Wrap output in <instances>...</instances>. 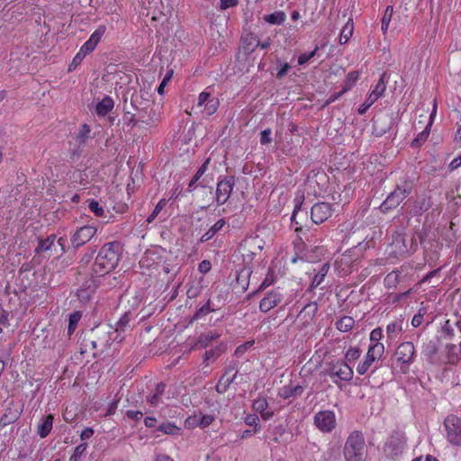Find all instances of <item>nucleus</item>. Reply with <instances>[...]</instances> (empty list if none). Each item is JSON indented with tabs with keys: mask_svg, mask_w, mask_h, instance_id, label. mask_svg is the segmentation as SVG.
Instances as JSON below:
<instances>
[{
	"mask_svg": "<svg viewBox=\"0 0 461 461\" xmlns=\"http://www.w3.org/2000/svg\"><path fill=\"white\" fill-rule=\"evenodd\" d=\"M215 420V417L211 414L194 415L186 420L188 426L200 427L202 429L209 427Z\"/></svg>",
	"mask_w": 461,
	"mask_h": 461,
	"instance_id": "17",
	"label": "nucleus"
},
{
	"mask_svg": "<svg viewBox=\"0 0 461 461\" xmlns=\"http://www.w3.org/2000/svg\"><path fill=\"white\" fill-rule=\"evenodd\" d=\"M234 178L232 176L224 177L219 180L216 187V203L218 205L224 204L233 190Z\"/></svg>",
	"mask_w": 461,
	"mask_h": 461,
	"instance_id": "13",
	"label": "nucleus"
},
{
	"mask_svg": "<svg viewBox=\"0 0 461 461\" xmlns=\"http://www.w3.org/2000/svg\"><path fill=\"white\" fill-rule=\"evenodd\" d=\"M289 69H290V66H289V64H288V63H285V64L282 66V68L278 70V72H277V74H276V77H277V78H282V77H284L287 74V72H288V70H289Z\"/></svg>",
	"mask_w": 461,
	"mask_h": 461,
	"instance_id": "64",
	"label": "nucleus"
},
{
	"mask_svg": "<svg viewBox=\"0 0 461 461\" xmlns=\"http://www.w3.org/2000/svg\"><path fill=\"white\" fill-rule=\"evenodd\" d=\"M393 14V8L392 5H388L384 11V14L381 20V29L384 34L388 31L390 22Z\"/></svg>",
	"mask_w": 461,
	"mask_h": 461,
	"instance_id": "34",
	"label": "nucleus"
},
{
	"mask_svg": "<svg viewBox=\"0 0 461 461\" xmlns=\"http://www.w3.org/2000/svg\"><path fill=\"white\" fill-rule=\"evenodd\" d=\"M245 423L248 426L254 427L253 432L258 433L260 429L259 419L256 414H249L245 418Z\"/></svg>",
	"mask_w": 461,
	"mask_h": 461,
	"instance_id": "40",
	"label": "nucleus"
},
{
	"mask_svg": "<svg viewBox=\"0 0 461 461\" xmlns=\"http://www.w3.org/2000/svg\"><path fill=\"white\" fill-rule=\"evenodd\" d=\"M173 76V70L170 69L167 72L166 76L164 77L162 82L159 84L157 91L158 93L162 95L164 94L165 86L167 85V83L171 80Z\"/></svg>",
	"mask_w": 461,
	"mask_h": 461,
	"instance_id": "49",
	"label": "nucleus"
},
{
	"mask_svg": "<svg viewBox=\"0 0 461 461\" xmlns=\"http://www.w3.org/2000/svg\"><path fill=\"white\" fill-rule=\"evenodd\" d=\"M314 424L322 432H330L336 427V416L332 411H321L314 415Z\"/></svg>",
	"mask_w": 461,
	"mask_h": 461,
	"instance_id": "12",
	"label": "nucleus"
},
{
	"mask_svg": "<svg viewBox=\"0 0 461 461\" xmlns=\"http://www.w3.org/2000/svg\"><path fill=\"white\" fill-rule=\"evenodd\" d=\"M426 311L424 308H420L417 314H415L411 320V325L413 327H419L422 321H423V317H424V314H425Z\"/></svg>",
	"mask_w": 461,
	"mask_h": 461,
	"instance_id": "50",
	"label": "nucleus"
},
{
	"mask_svg": "<svg viewBox=\"0 0 461 461\" xmlns=\"http://www.w3.org/2000/svg\"><path fill=\"white\" fill-rule=\"evenodd\" d=\"M97 45L95 44V42L90 41L87 40L80 48L79 51L83 53L85 56L91 53Z\"/></svg>",
	"mask_w": 461,
	"mask_h": 461,
	"instance_id": "51",
	"label": "nucleus"
},
{
	"mask_svg": "<svg viewBox=\"0 0 461 461\" xmlns=\"http://www.w3.org/2000/svg\"><path fill=\"white\" fill-rule=\"evenodd\" d=\"M354 32V23L352 19H348L341 29L339 35V43L346 44L348 40L352 37Z\"/></svg>",
	"mask_w": 461,
	"mask_h": 461,
	"instance_id": "28",
	"label": "nucleus"
},
{
	"mask_svg": "<svg viewBox=\"0 0 461 461\" xmlns=\"http://www.w3.org/2000/svg\"><path fill=\"white\" fill-rule=\"evenodd\" d=\"M267 406L268 403L266 398H258L252 403L253 409L260 413L266 411L267 409Z\"/></svg>",
	"mask_w": 461,
	"mask_h": 461,
	"instance_id": "44",
	"label": "nucleus"
},
{
	"mask_svg": "<svg viewBox=\"0 0 461 461\" xmlns=\"http://www.w3.org/2000/svg\"><path fill=\"white\" fill-rule=\"evenodd\" d=\"M165 389H166V385L162 383L160 384H158L156 388H155V392L149 396L148 398V402L151 404V405H158L160 402V398L162 396V394L164 393L165 392Z\"/></svg>",
	"mask_w": 461,
	"mask_h": 461,
	"instance_id": "33",
	"label": "nucleus"
},
{
	"mask_svg": "<svg viewBox=\"0 0 461 461\" xmlns=\"http://www.w3.org/2000/svg\"><path fill=\"white\" fill-rule=\"evenodd\" d=\"M211 268L212 265L209 260H203L198 266V270L202 274H207L211 270Z\"/></svg>",
	"mask_w": 461,
	"mask_h": 461,
	"instance_id": "58",
	"label": "nucleus"
},
{
	"mask_svg": "<svg viewBox=\"0 0 461 461\" xmlns=\"http://www.w3.org/2000/svg\"><path fill=\"white\" fill-rule=\"evenodd\" d=\"M127 416L132 420H139L142 418L143 414L139 411L129 410L127 411Z\"/></svg>",
	"mask_w": 461,
	"mask_h": 461,
	"instance_id": "61",
	"label": "nucleus"
},
{
	"mask_svg": "<svg viewBox=\"0 0 461 461\" xmlns=\"http://www.w3.org/2000/svg\"><path fill=\"white\" fill-rule=\"evenodd\" d=\"M384 77L385 73L382 75L374 90L369 94L365 102L358 107L357 113L359 114H364L371 107V105L384 95L386 89Z\"/></svg>",
	"mask_w": 461,
	"mask_h": 461,
	"instance_id": "11",
	"label": "nucleus"
},
{
	"mask_svg": "<svg viewBox=\"0 0 461 461\" xmlns=\"http://www.w3.org/2000/svg\"><path fill=\"white\" fill-rule=\"evenodd\" d=\"M88 208L90 212H92L97 217H102L104 213L103 207L97 201L90 200L88 202Z\"/></svg>",
	"mask_w": 461,
	"mask_h": 461,
	"instance_id": "42",
	"label": "nucleus"
},
{
	"mask_svg": "<svg viewBox=\"0 0 461 461\" xmlns=\"http://www.w3.org/2000/svg\"><path fill=\"white\" fill-rule=\"evenodd\" d=\"M324 278L325 276H321L319 273H317L312 281L311 286L313 288L319 287L322 284Z\"/></svg>",
	"mask_w": 461,
	"mask_h": 461,
	"instance_id": "59",
	"label": "nucleus"
},
{
	"mask_svg": "<svg viewBox=\"0 0 461 461\" xmlns=\"http://www.w3.org/2000/svg\"><path fill=\"white\" fill-rule=\"evenodd\" d=\"M317 311V303L315 302H311L303 308L298 315V318L303 322V324H307L313 320Z\"/></svg>",
	"mask_w": 461,
	"mask_h": 461,
	"instance_id": "22",
	"label": "nucleus"
},
{
	"mask_svg": "<svg viewBox=\"0 0 461 461\" xmlns=\"http://www.w3.org/2000/svg\"><path fill=\"white\" fill-rule=\"evenodd\" d=\"M238 3V0H220V8L221 10H226L230 7L236 6Z\"/></svg>",
	"mask_w": 461,
	"mask_h": 461,
	"instance_id": "57",
	"label": "nucleus"
},
{
	"mask_svg": "<svg viewBox=\"0 0 461 461\" xmlns=\"http://www.w3.org/2000/svg\"><path fill=\"white\" fill-rule=\"evenodd\" d=\"M196 107L206 115H212L219 107L218 98L212 95L208 88L200 93L197 98Z\"/></svg>",
	"mask_w": 461,
	"mask_h": 461,
	"instance_id": "9",
	"label": "nucleus"
},
{
	"mask_svg": "<svg viewBox=\"0 0 461 461\" xmlns=\"http://www.w3.org/2000/svg\"><path fill=\"white\" fill-rule=\"evenodd\" d=\"M53 425V416L51 414H49L47 417H45L38 425V435L43 438H46L49 433L50 432Z\"/></svg>",
	"mask_w": 461,
	"mask_h": 461,
	"instance_id": "25",
	"label": "nucleus"
},
{
	"mask_svg": "<svg viewBox=\"0 0 461 461\" xmlns=\"http://www.w3.org/2000/svg\"><path fill=\"white\" fill-rule=\"evenodd\" d=\"M157 430L166 435H177L180 433L181 429L173 422H165L160 424Z\"/></svg>",
	"mask_w": 461,
	"mask_h": 461,
	"instance_id": "32",
	"label": "nucleus"
},
{
	"mask_svg": "<svg viewBox=\"0 0 461 461\" xmlns=\"http://www.w3.org/2000/svg\"><path fill=\"white\" fill-rule=\"evenodd\" d=\"M360 355H361V351H360L359 348L352 347L347 350V352L345 354V357L348 362H353V361H356L357 359H358Z\"/></svg>",
	"mask_w": 461,
	"mask_h": 461,
	"instance_id": "41",
	"label": "nucleus"
},
{
	"mask_svg": "<svg viewBox=\"0 0 461 461\" xmlns=\"http://www.w3.org/2000/svg\"><path fill=\"white\" fill-rule=\"evenodd\" d=\"M212 312V309L210 307V303H207L204 305H203L199 310L196 311V312L193 316V321H197L205 315H207L209 312Z\"/></svg>",
	"mask_w": 461,
	"mask_h": 461,
	"instance_id": "45",
	"label": "nucleus"
},
{
	"mask_svg": "<svg viewBox=\"0 0 461 461\" xmlns=\"http://www.w3.org/2000/svg\"><path fill=\"white\" fill-rule=\"evenodd\" d=\"M384 454L393 459L398 458L406 451V437L403 433L395 432L387 439Z\"/></svg>",
	"mask_w": 461,
	"mask_h": 461,
	"instance_id": "5",
	"label": "nucleus"
},
{
	"mask_svg": "<svg viewBox=\"0 0 461 461\" xmlns=\"http://www.w3.org/2000/svg\"><path fill=\"white\" fill-rule=\"evenodd\" d=\"M355 324V321L350 316H344L336 322L337 329L341 332L350 330Z\"/></svg>",
	"mask_w": 461,
	"mask_h": 461,
	"instance_id": "31",
	"label": "nucleus"
},
{
	"mask_svg": "<svg viewBox=\"0 0 461 461\" xmlns=\"http://www.w3.org/2000/svg\"><path fill=\"white\" fill-rule=\"evenodd\" d=\"M226 224L223 219L218 220L201 238V241L205 242L211 240Z\"/></svg>",
	"mask_w": 461,
	"mask_h": 461,
	"instance_id": "29",
	"label": "nucleus"
},
{
	"mask_svg": "<svg viewBox=\"0 0 461 461\" xmlns=\"http://www.w3.org/2000/svg\"><path fill=\"white\" fill-rule=\"evenodd\" d=\"M319 50V47L316 46L314 50L309 53H303L298 57V64L299 65H304L306 64L311 59H312L317 51Z\"/></svg>",
	"mask_w": 461,
	"mask_h": 461,
	"instance_id": "46",
	"label": "nucleus"
},
{
	"mask_svg": "<svg viewBox=\"0 0 461 461\" xmlns=\"http://www.w3.org/2000/svg\"><path fill=\"white\" fill-rule=\"evenodd\" d=\"M285 299V295L280 288H275L268 291L259 303V310L262 312H267L279 305Z\"/></svg>",
	"mask_w": 461,
	"mask_h": 461,
	"instance_id": "10",
	"label": "nucleus"
},
{
	"mask_svg": "<svg viewBox=\"0 0 461 461\" xmlns=\"http://www.w3.org/2000/svg\"><path fill=\"white\" fill-rule=\"evenodd\" d=\"M384 355V346L383 343L370 344L364 359L357 366L358 375H365L370 367Z\"/></svg>",
	"mask_w": 461,
	"mask_h": 461,
	"instance_id": "4",
	"label": "nucleus"
},
{
	"mask_svg": "<svg viewBox=\"0 0 461 461\" xmlns=\"http://www.w3.org/2000/svg\"><path fill=\"white\" fill-rule=\"evenodd\" d=\"M94 435V429L91 428H86L82 430L80 438L82 440L88 439Z\"/></svg>",
	"mask_w": 461,
	"mask_h": 461,
	"instance_id": "63",
	"label": "nucleus"
},
{
	"mask_svg": "<svg viewBox=\"0 0 461 461\" xmlns=\"http://www.w3.org/2000/svg\"><path fill=\"white\" fill-rule=\"evenodd\" d=\"M254 345V341H247L242 345H240L235 350L236 357H241L249 348Z\"/></svg>",
	"mask_w": 461,
	"mask_h": 461,
	"instance_id": "52",
	"label": "nucleus"
},
{
	"mask_svg": "<svg viewBox=\"0 0 461 461\" xmlns=\"http://www.w3.org/2000/svg\"><path fill=\"white\" fill-rule=\"evenodd\" d=\"M442 330L447 339H451L454 337V328L449 320L445 321Z\"/></svg>",
	"mask_w": 461,
	"mask_h": 461,
	"instance_id": "54",
	"label": "nucleus"
},
{
	"mask_svg": "<svg viewBox=\"0 0 461 461\" xmlns=\"http://www.w3.org/2000/svg\"><path fill=\"white\" fill-rule=\"evenodd\" d=\"M114 106L113 100L109 97L105 96L102 101H100L95 107L96 113L101 116L106 115L109 112L113 110Z\"/></svg>",
	"mask_w": 461,
	"mask_h": 461,
	"instance_id": "26",
	"label": "nucleus"
},
{
	"mask_svg": "<svg viewBox=\"0 0 461 461\" xmlns=\"http://www.w3.org/2000/svg\"><path fill=\"white\" fill-rule=\"evenodd\" d=\"M97 286H98L97 279L92 278V279L86 281V284H84L82 285V287L77 290V297L81 301L89 300Z\"/></svg>",
	"mask_w": 461,
	"mask_h": 461,
	"instance_id": "18",
	"label": "nucleus"
},
{
	"mask_svg": "<svg viewBox=\"0 0 461 461\" xmlns=\"http://www.w3.org/2000/svg\"><path fill=\"white\" fill-rule=\"evenodd\" d=\"M303 392V388L301 385L287 384L281 387L278 391V396L283 399H289L291 397L300 396Z\"/></svg>",
	"mask_w": 461,
	"mask_h": 461,
	"instance_id": "24",
	"label": "nucleus"
},
{
	"mask_svg": "<svg viewBox=\"0 0 461 461\" xmlns=\"http://www.w3.org/2000/svg\"><path fill=\"white\" fill-rule=\"evenodd\" d=\"M358 77L359 74L357 71L349 72L345 79L344 86L342 87V93H347L349 91L358 79Z\"/></svg>",
	"mask_w": 461,
	"mask_h": 461,
	"instance_id": "35",
	"label": "nucleus"
},
{
	"mask_svg": "<svg viewBox=\"0 0 461 461\" xmlns=\"http://www.w3.org/2000/svg\"><path fill=\"white\" fill-rule=\"evenodd\" d=\"M163 206H164V202L163 201H159L157 203V205L155 206L153 212H151V214L147 219L149 223L152 222L155 220V218L158 215V213L162 210Z\"/></svg>",
	"mask_w": 461,
	"mask_h": 461,
	"instance_id": "55",
	"label": "nucleus"
},
{
	"mask_svg": "<svg viewBox=\"0 0 461 461\" xmlns=\"http://www.w3.org/2000/svg\"><path fill=\"white\" fill-rule=\"evenodd\" d=\"M332 214L331 205L328 203H318L312 207V221L320 224L328 220Z\"/></svg>",
	"mask_w": 461,
	"mask_h": 461,
	"instance_id": "15",
	"label": "nucleus"
},
{
	"mask_svg": "<svg viewBox=\"0 0 461 461\" xmlns=\"http://www.w3.org/2000/svg\"><path fill=\"white\" fill-rule=\"evenodd\" d=\"M411 193V187L410 185L406 184L403 186H397L381 204V211L386 212L396 208Z\"/></svg>",
	"mask_w": 461,
	"mask_h": 461,
	"instance_id": "7",
	"label": "nucleus"
},
{
	"mask_svg": "<svg viewBox=\"0 0 461 461\" xmlns=\"http://www.w3.org/2000/svg\"><path fill=\"white\" fill-rule=\"evenodd\" d=\"M130 319H129V316L127 314L123 315L119 321L118 322L116 323V328L115 330H122L123 329V327H125L128 322H129Z\"/></svg>",
	"mask_w": 461,
	"mask_h": 461,
	"instance_id": "60",
	"label": "nucleus"
},
{
	"mask_svg": "<svg viewBox=\"0 0 461 461\" xmlns=\"http://www.w3.org/2000/svg\"><path fill=\"white\" fill-rule=\"evenodd\" d=\"M332 375L343 381H350L353 378L354 373L347 363L340 362L333 366Z\"/></svg>",
	"mask_w": 461,
	"mask_h": 461,
	"instance_id": "16",
	"label": "nucleus"
},
{
	"mask_svg": "<svg viewBox=\"0 0 461 461\" xmlns=\"http://www.w3.org/2000/svg\"><path fill=\"white\" fill-rule=\"evenodd\" d=\"M459 167H461V154L459 156H457L456 158H455L449 164V169L451 171L458 168Z\"/></svg>",
	"mask_w": 461,
	"mask_h": 461,
	"instance_id": "62",
	"label": "nucleus"
},
{
	"mask_svg": "<svg viewBox=\"0 0 461 461\" xmlns=\"http://www.w3.org/2000/svg\"><path fill=\"white\" fill-rule=\"evenodd\" d=\"M120 259V244L109 242L104 244L95 258L93 272L97 276H104L113 270Z\"/></svg>",
	"mask_w": 461,
	"mask_h": 461,
	"instance_id": "1",
	"label": "nucleus"
},
{
	"mask_svg": "<svg viewBox=\"0 0 461 461\" xmlns=\"http://www.w3.org/2000/svg\"><path fill=\"white\" fill-rule=\"evenodd\" d=\"M233 371V368H228L225 373L221 375L220 378L217 385H216V391L219 393H224L231 384V383L234 381V379L237 376V372L234 374H230V372Z\"/></svg>",
	"mask_w": 461,
	"mask_h": 461,
	"instance_id": "20",
	"label": "nucleus"
},
{
	"mask_svg": "<svg viewBox=\"0 0 461 461\" xmlns=\"http://www.w3.org/2000/svg\"><path fill=\"white\" fill-rule=\"evenodd\" d=\"M131 103L140 122L149 126L158 123L159 115L149 100L140 101V97L136 95L132 96Z\"/></svg>",
	"mask_w": 461,
	"mask_h": 461,
	"instance_id": "3",
	"label": "nucleus"
},
{
	"mask_svg": "<svg viewBox=\"0 0 461 461\" xmlns=\"http://www.w3.org/2000/svg\"><path fill=\"white\" fill-rule=\"evenodd\" d=\"M286 19V15L283 11H276L270 14L264 16L265 22L274 25L282 24Z\"/></svg>",
	"mask_w": 461,
	"mask_h": 461,
	"instance_id": "30",
	"label": "nucleus"
},
{
	"mask_svg": "<svg viewBox=\"0 0 461 461\" xmlns=\"http://www.w3.org/2000/svg\"><path fill=\"white\" fill-rule=\"evenodd\" d=\"M221 335L220 332L212 330L203 333L199 336L197 344L203 348H207L213 340L219 339Z\"/></svg>",
	"mask_w": 461,
	"mask_h": 461,
	"instance_id": "27",
	"label": "nucleus"
},
{
	"mask_svg": "<svg viewBox=\"0 0 461 461\" xmlns=\"http://www.w3.org/2000/svg\"><path fill=\"white\" fill-rule=\"evenodd\" d=\"M445 351L449 364L456 365L461 361V342L458 345L447 344Z\"/></svg>",
	"mask_w": 461,
	"mask_h": 461,
	"instance_id": "21",
	"label": "nucleus"
},
{
	"mask_svg": "<svg viewBox=\"0 0 461 461\" xmlns=\"http://www.w3.org/2000/svg\"><path fill=\"white\" fill-rule=\"evenodd\" d=\"M384 337V334H383V330L381 328H376L375 330H373L370 333V340H371V344H376V343H381L380 340L383 339Z\"/></svg>",
	"mask_w": 461,
	"mask_h": 461,
	"instance_id": "48",
	"label": "nucleus"
},
{
	"mask_svg": "<svg viewBox=\"0 0 461 461\" xmlns=\"http://www.w3.org/2000/svg\"><path fill=\"white\" fill-rule=\"evenodd\" d=\"M106 27L104 25H99L95 31L90 35L89 41L95 42V45L99 43L102 37L105 33Z\"/></svg>",
	"mask_w": 461,
	"mask_h": 461,
	"instance_id": "39",
	"label": "nucleus"
},
{
	"mask_svg": "<svg viewBox=\"0 0 461 461\" xmlns=\"http://www.w3.org/2000/svg\"><path fill=\"white\" fill-rule=\"evenodd\" d=\"M447 440L454 446L461 447V419L448 415L444 420Z\"/></svg>",
	"mask_w": 461,
	"mask_h": 461,
	"instance_id": "6",
	"label": "nucleus"
},
{
	"mask_svg": "<svg viewBox=\"0 0 461 461\" xmlns=\"http://www.w3.org/2000/svg\"><path fill=\"white\" fill-rule=\"evenodd\" d=\"M437 113V103L434 101L433 103V108L429 115V122L427 124L424 131H422L412 141L411 146L412 147H419L420 146L425 140H427L429 133V128L432 125L433 118L435 117Z\"/></svg>",
	"mask_w": 461,
	"mask_h": 461,
	"instance_id": "19",
	"label": "nucleus"
},
{
	"mask_svg": "<svg viewBox=\"0 0 461 461\" xmlns=\"http://www.w3.org/2000/svg\"><path fill=\"white\" fill-rule=\"evenodd\" d=\"M87 444L86 443H81L78 445L72 454V456L69 458V461H79L84 452L86 450Z\"/></svg>",
	"mask_w": 461,
	"mask_h": 461,
	"instance_id": "43",
	"label": "nucleus"
},
{
	"mask_svg": "<svg viewBox=\"0 0 461 461\" xmlns=\"http://www.w3.org/2000/svg\"><path fill=\"white\" fill-rule=\"evenodd\" d=\"M365 438L361 432L354 431L348 438L344 456L347 461H364Z\"/></svg>",
	"mask_w": 461,
	"mask_h": 461,
	"instance_id": "2",
	"label": "nucleus"
},
{
	"mask_svg": "<svg viewBox=\"0 0 461 461\" xmlns=\"http://www.w3.org/2000/svg\"><path fill=\"white\" fill-rule=\"evenodd\" d=\"M271 130L270 129H265L260 132V143L262 145H267L271 143L272 138H271Z\"/></svg>",
	"mask_w": 461,
	"mask_h": 461,
	"instance_id": "53",
	"label": "nucleus"
},
{
	"mask_svg": "<svg viewBox=\"0 0 461 461\" xmlns=\"http://www.w3.org/2000/svg\"><path fill=\"white\" fill-rule=\"evenodd\" d=\"M55 240V234H51L46 239H39V243L35 249V253L39 254L42 252H52L53 250L56 251Z\"/></svg>",
	"mask_w": 461,
	"mask_h": 461,
	"instance_id": "23",
	"label": "nucleus"
},
{
	"mask_svg": "<svg viewBox=\"0 0 461 461\" xmlns=\"http://www.w3.org/2000/svg\"><path fill=\"white\" fill-rule=\"evenodd\" d=\"M396 361L402 365V370L406 373L409 365L414 361L415 348L412 342L406 341L401 343L394 353Z\"/></svg>",
	"mask_w": 461,
	"mask_h": 461,
	"instance_id": "8",
	"label": "nucleus"
},
{
	"mask_svg": "<svg viewBox=\"0 0 461 461\" xmlns=\"http://www.w3.org/2000/svg\"><path fill=\"white\" fill-rule=\"evenodd\" d=\"M96 233V229L93 226H83L79 228L71 237V243L77 249L88 242Z\"/></svg>",
	"mask_w": 461,
	"mask_h": 461,
	"instance_id": "14",
	"label": "nucleus"
},
{
	"mask_svg": "<svg viewBox=\"0 0 461 461\" xmlns=\"http://www.w3.org/2000/svg\"><path fill=\"white\" fill-rule=\"evenodd\" d=\"M210 162V159L207 158L203 164L199 167V169L197 170L196 174L194 175V181H198L202 176L205 173V171L207 170V166Z\"/></svg>",
	"mask_w": 461,
	"mask_h": 461,
	"instance_id": "56",
	"label": "nucleus"
},
{
	"mask_svg": "<svg viewBox=\"0 0 461 461\" xmlns=\"http://www.w3.org/2000/svg\"><path fill=\"white\" fill-rule=\"evenodd\" d=\"M80 319H81V313L79 312H75L69 315L68 327V333L69 335L75 331Z\"/></svg>",
	"mask_w": 461,
	"mask_h": 461,
	"instance_id": "38",
	"label": "nucleus"
},
{
	"mask_svg": "<svg viewBox=\"0 0 461 461\" xmlns=\"http://www.w3.org/2000/svg\"><path fill=\"white\" fill-rule=\"evenodd\" d=\"M226 350V346L224 344H221L217 346L215 348L205 351L204 353V360H215L221 354H222Z\"/></svg>",
	"mask_w": 461,
	"mask_h": 461,
	"instance_id": "36",
	"label": "nucleus"
},
{
	"mask_svg": "<svg viewBox=\"0 0 461 461\" xmlns=\"http://www.w3.org/2000/svg\"><path fill=\"white\" fill-rule=\"evenodd\" d=\"M400 271L393 270L389 273L384 278V285L388 288H393L396 285L399 281Z\"/></svg>",
	"mask_w": 461,
	"mask_h": 461,
	"instance_id": "37",
	"label": "nucleus"
},
{
	"mask_svg": "<svg viewBox=\"0 0 461 461\" xmlns=\"http://www.w3.org/2000/svg\"><path fill=\"white\" fill-rule=\"evenodd\" d=\"M86 58V56L78 51L76 56L73 58L71 63L68 66V71L75 70L83 61V59Z\"/></svg>",
	"mask_w": 461,
	"mask_h": 461,
	"instance_id": "47",
	"label": "nucleus"
}]
</instances>
